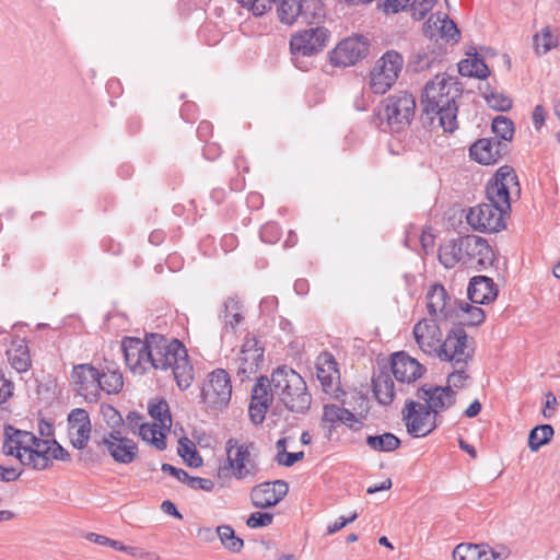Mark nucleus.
<instances>
[{"instance_id": "7", "label": "nucleus", "mask_w": 560, "mask_h": 560, "mask_svg": "<svg viewBox=\"0 0 560 560\" xmlns=\"http://www.w3.org/2000/svg\"><path fill=\"white\" fill-rule=\"evenodd\" d=\"M404 58L396 50L386 51L370 72L369 85L374 94H385L397 81Z\"/></svg>"}, {"instance_id": "24", "label": "nucleus", "mask_w": 560, "mask_h": 560, "mask_svg": "<svg viewBox=\"0 0 560 560\" xmlns=\"http://www.w3.org/2000/svg\"><path fill=\"white\" fill-rule=\"evenodd\" d=\"M425 368L405 352L395 353L390 362V373L399 383L410 384L422 376Z\"/></svg>"}, {"instance_id": "58", "label": "nucleus", "mask_w": 560, "mask_h": 560, "mask_svg": "<svg viewBox=\"0 0 560 560\" xmlns=\"http://www.w3.org/2000/svg\"><path fill=\"white\" fill-rule=\"evenodd\" d=\"M415 20H422L427 12L432 9L433 0H422L418 5L410 4Z\"/></svg>"}, {"instance_id": "34", "label": "nucleus", "mask_w": 560, "mask_h": 560, "mask_svg": "<svg viewBox=\"0 0 560 560\" xmlns=\"http://www.w3.org/2000/svg\"><path fill=\"white\" fill-rule=\"evenodd\" d=\"M323 421L331 425L340 422L350 429H354V424L358 423L357 417L351 411L337 405H326L324 407Z\"/></svg>"}, {"instance_id": "57", "label": "nucleus", "mask_w": 560, "mask_h": 560, "mask_svg": "<svg viewBox=\"0 0 560 560\" xmlns=\"http://www.w3.org/2000/svg\"><path fill=\"white\" fill-rule=\"evenodd\" d=\"M358 518V513L353 512L349 517H339L335 523L328 525L327 527V534L332 535L337 533L338 530L346 527L348 524L354 522Z\"/></svg>"}, {"instance_id": "62", "label": "nucleus", "mask_w": 560, "mask_h": 560, "mask_svg": "<svg viewBox=\"0 0 560 560\" xmlns=\"http://www.w3.org/2000/svg\"><path fill=\"white\" fill-rule=\"evenodd\" d=\"M102 412H103L104 418L106 419V422L112 427H114L122 421L118 411L112 406L103 407Z\"/></svg>"}, {"instance_id": "37", "label": "nucleus", "mask_w": 560, "mask_h": 560, "mask_svg": "<svg viewBox=\"0 0 560 560\" xmlns=\"http://www.w3.org/2000/svg\"><path fill=\"white\" fill-rule=\"evenodd\" d=\"M485 318L486 314L481 307L460 302V312L454 323L464 328V326H478L483 323Z\"/></svg>"}, {"instance_id": "5", "label": "nucleus", "mask_w": 560, "mask_h": 560, "mask_svg": "<svg viewBox=\"0 0 560 560\" xmlns=\"http://www.w3.org/2000/svg\"><path fill=\"white\" fill-rule=\"evenodd\" d=\"M415 112V96L407 91H400L381 102L375 118L380 128L399 132L410 125Z\"/></svg>"}, {"instance_id": "45", "label": "nucleus", "mask_w": 560, "mask_h": 560, "mask_svg": "<svg viewBox=\"0 0 560 560\" xmlns=\"http://www.w3.org/2000/svg\"><path fill=\"white\" fill-rule=\"evenodd\" d=\"M178 454L190 467L197 468L202 465L201 456L197 452L194 443H191L188 439H183L179 441Z\"/></svg>"}, {"instance_id": "29", "label": "nucleus", "mask_w": 560, "mask_h": 560, "mask_svg": "<svg viewBox=\"0 0 560 560\" xmlns=\"http://www.w3.org/2000/svg\"><path fill=\"white\" fill-rule=\"evenodd\" d=\"M464 245V236L457 240H448L439 248V260L447 269L454 268L460 264L466 266V250Z\"/></svg>"}, {"instance_id": "50", "label": "nucleus", "mask_w": 560, "mask_h": 560, "mask_svg": "<svg viewBox=\"0 0 560 560\" xmlns=\"http://www.w3.org/2000/svg\"><path fill=\"white\" fill-rule=\"evenodd\" d=\"M444 13H434L429 16L423 25L424 35L434 38L440 35V25L442 24V18H444Z\"/></svg>"}, {"instance_id": "30", "label": "nucleus", "mask_w": 560, "mask_h": 560, "mask_svg": "<svg viewBox=\"0 0 560 560\" xmlns=\"http://www.w3.org/2000/svg\"><path fill=\"white\" fill-rule=\"evenodd\" d=\"M8 362L18 373H24L32 365L30 348L25 339L15 338L7 350Z\"/></svg>"}, {"instance_id": "49", "label": "nucleus", "mask_w": 560, "mask_h": 560, "mask_svg": "<svg viewBox=\"0 0 560 560\" xmlns=\"http://www.w3.org/2000/svg\"><path fill=\"white\" fill-rule=\"evenodd\" d=\"M488 105L497 110L506 112L512 107V100L502 93L492 92L486 96Z\"/></svg>"}, {"instance_id": "32", "label": "nucleus", "mask_w": 560, "mask_h": 560, "mask_svg": "<svg viewBox=\"0 0 560 560\" xmlns=\"http://www.w3.org/2000/svg\"><path fill=\"white\" fill-rule=\"evenodd\" d=\"M373 392L375 398L381 405L388 406L395 398V384L392 373L386 370H380L373 377Z\"/></svg>"}, {"instance_id": "8", "label": "nucleus", "mask_w": 560, "mask_h": 560, "mask_svg": "<svg viewBox=\"0 0 560 560\" xmlns=\"http://www.w3.org/2000/svg\"><path fill=\"white\" fill-rule=\"evenodd\" d=\"M253 443H240L236 439L226 442L229 469L237 480L253 481L259 471V466L252 455Z\"/></svg>"}, {"instance_id": "63", "label": "nucleus", "mask_w": 560, "mask_h": 560, "mask_svg": "<svg viewBox=\"0 0 560 560\" xmlns=\"http://www.w3.org/2000/svg\"><path fill=\"white\" fill-rule=\"evenodd\" d=\"M143 423L142 415L137 411H130L126 417V424L132 432L139 431Z\"/></svg>"}, {"instance_id": "1", "label": "nucleus", "mask_w": 560, "mask_h": 560, "mask_svg": "<svg viewBox=\"0 0 560 560\" xmlns=\"http://www.w3.org/2000/svg\"><path fill=\"white\" fill-rule=\"evenodd\" d=\"M121 351L129 370L143 374L148 365L154 369H172L180 389H187L194 381V368L185 346L177 339L168 340L162 335L152 334L145 340L126 337Z\"/></svg>"}, {"instance_id": "59", "label": "nucleus", "mask_w": 560, "mask_h": 560, "mask_svg": "<svg viewBox=\"0 0 560 560\" xmlns=\"http://www.w3.org/2000/svg\"><path fill=\"white\" fill-rule=\"evenodd\" d=\"M103 456L102 451L97 453L93 448H88L80 454L79 459L85 465H96L101 463Z\"/></svg>"}, {"instance_id": "51", "label": "nucleus", "mask_w": 560, "mask_h": 560, "mask_svg": "<svg viewBox=\"0 0 560 560\" xmlns=\"http://www.w3.org/2000/svg\"><path fill=\"white\" fill-rule=\"evenodd\" d=\"M415 3L416 0H384L382 4H378V7L382 8L386 14H394L406 10L410 4Z\"/></svg>"}, {"instance_id": "3", "label": "nucleus", "mask_w": 560, "mask_h": 560, "mask_svg": "<svg viewBox=\"0 0 560 560\" xmlns=\"http://www.w3.org/2000/svg\"><path fill=\"white\" fill-rule=\"evenodd\" d=\"M463 89L452 75L436 74L429 81L421 95V108L424 119L430 124L438 117L439 126L445 132H454L457 127V100Z\"/></svg>"}, {"instance_id": "36", "label": "nucleus", "mask_w": 560, "mask_h": 560, "mask_svg": "<svg viewBox=\"0 0 560 560\" xmlns=\"http://www.w3.org/2000/svg\"><path fill=\"white\" fill-rule=\"evenodd\" d=\"M170 430H162L158 423L144 422L140 425L139 435L145 442H149L156 450L163 451L166 448V433Z\"/></svg>"}, {"instance_id": "22", "label": "nucleus", "mask_w": 560, "mask_h": 560, "mask_svg": "<svg viewBox=\"0 0 560 560\" xmlns=\"http://www.w3.org/2000/svg\"><path fill=\"white\" fill-rule=\"evenodd\" d=\"M92 424L85 409L75 408L68 415V434L72 446L85 450L91 439Z\"/></svg>"}, {"instance_id": "25", "label": "nucleus", "mask_w": 560, "mask_h": 560, "mask_svg": "<svg viewBox=\"0 0 560 560\" xmlns=\"http://www.w3.org/2000/svg\"><path fill=\"white\" fill-rule=\"evenodd\" d=\"M30 443H34V434L32 432L16 429L11 424H4L2 444L4 455L15 456L21 462L22 453L26 452Z\"/></svg>"}, {"instance_id": "17", "label": "nucleus", "mask_w": 560, "mask_h": 560, "mask_svg": "<svg viewBox=\"0 0 560 560\" xmlns=\"http://www.w3.org/2000/svg\"><path fill=\"white\" fill-rule=\"evenodd\" d=\"M71 378L75 392L89 402L100 399V371L90 363L74 365Z\"/></svg>"}, {"instance_id": "52", "label": "nucleus", "mask_w": 560, "mask_h": 560, "mask_svg": "<svg viewBox=\"0 0 560 560\" xmlns=\"http://www.w3.org/2000/svg\"><path fill=\"white\" fill-rule=\"evenodd\" d=\"M273 521V514L255 512L249 515L246 525L250 528H259L268 526Z\"/></svg>"}, {"instance_id": "28", "label": "nucleus", "mask_w": 560, "mask_h": 560, "mask_svg": "<svg viewBox=\"0 0 560 560\" xmlns=\"http://www.w3.org/2000/svg\"><path fill=\"white\" fill-rule=\"evenodd\" d=\"M501 142L490 139H480L469 149V155L479 164L491 165L497 163L501 156Z\"/></svg>"}, {"instance_id": "44", "label": "nucleus", "mask_w": 560, "mask_h": 560, "mask_svg": "<svg viewBox=\"0 0 560 560\" xmlns=\"http://www.w3.org/2000/svg\"><path fill=\"white\" fill-rule=\"evenodd\" d=\"M535 50L539 55H545L557 47L558 38L551 33L550 26H546L539 34L534 36Z\"/></svg>"}, {"instance_id": "61", "label": "nucleus", "mask_w": 560, "mask_h": 560, "mask_svg": "<svg viewBox=\"0 0 560 560\" xmlns=\"http://www.w3.org/2000/svg\"><path fill=\"white\" fill-rule=\"evenodd\" d=\"M161 469L163 472H167V474L172 475L173 477H175L178 481H180L183 483H186L188 480L189 475L185 470H183L180 468H176L171 464H163Z\"/></svg>"}, {"instance_id": "35", "label": "nucleus", "mask_w": 560, "mask_h": 560, "mask_svg": "<svg viewBox=\"0 0 560 560\" xmlns=\"http://www.w3.org/2000/svg\"><path fill=\"white\" fill-rule=\"evenodd\" d=\"M100 393L118 394L124 387V377L117 368L107 366L100 372Z\"/></svg>"}, {"instance_id": "41", "label": "nucleus", "mask_w": 560, "mask_h": 560, "mask_svg": "<svg viewBox=\"0 0 560 560\" xmlns=\"http://www.w3.org/2000/svg\"><path fill=\"white\" fill-rule=\"evenodd\" d=\"M217 535L222 546L233 552L238 553L244 547V540L235 535L234 529L230 525H221L217 527Z\"/></svg>"}, {"instance_id": "46", "label": "nucleus", "mask_w": 560, "mask_h": 560, "mask_svg": "<svg viewBox=\"0 0 560 560\" xmlns=\"http://www.w3.org/2000/svg\"><path fill=\"white\" fill-rule=\"evenodd\" d=\"M492 131L502 140H511L514 133L513 121L505 116H498L492 120Z\"/></svg>"}, {"instance_id": "23", "label": "nucleus", "mask_w": 560, "mask_h": 560, "mask_svg": "<svg viewBox=\"0 0 560 560\" xmlns=\"http://www.w3.org/2000/svg\"><path fill=\"white\" fill-rule=\"evenodd\" d=\"M466 250V266L487 268L494 261V254L487 240L477 235L464 236V245Z\"/></svg>"}, {"instance_id": "10", "label": "nucleus", "mask_w": 560, "mask_h": 560, "mask_svg": "<svg viewBox=\"0 0 560 560\" xmlns=\"http://www.w3.org/2000/svg\"><path fill=\"white\" fill-rule=\"evenodd\" d=\"M94 443L103 455L110 456L117 464L129 465L139 455L138 444L132 439L124 436L120 430L113 429L101 439H95Z\"/></svg>"}, {"instance_id": "42", "label": "nucleus", "mask_w": 560, "mask_h": 560, "mask_svg": "<svg viewBox=\"0 0 560 560\" xmlns=\"http://www.w3.org/2000/svg\"><path fill=\"white\" fill-rule=\"evenodd\" d=\"M149 415L160 424L162 430H171L172 417L166 400L162 399L149 405Z\"/></svg>"}, {"instance_id": "31", "label": "nucleus", "mask_w": 560, "mask_h": 560, "mask_svg": "<svg viewBox=\"0 0 560 560\" xmlns=\"http://www.w3.org/2000/svg\"><path fill=\"white\" fill-rule=\"evenodd\" d=\"M468 296L474 304L493 301L497 296L493 281L485 276L472 278L468 287Z\"/></svg>"}, {"instance_id": "26", "label": "nucleus", "mask_w": 560, "mask_h": 560, "mask_svg": "<svg viewBox=\"0 0 560 560\" xmlns=\"http://www.w3.org/2000/svg\"><path fill=\"white\" fill-rule=\"evenodd\" d=\"M337 361L330 352H322L316 359V375L323 390L332 394L338 388L340 378Z\"/></svg>"}, {"instance_id": "6", "label": "nucleus", "mask_w": 560, "mask_h": 560, "mask_svg": "<svg viewBox=\"0 0 560 560\" xmlns=\"http://www.w3.org/2000/svg\"><path fill=\"white\" fill-rule=\"evenodd\" d=\"M329 38V31L323 26L311 27L292 35L290 49L294 66L308 70V63L300 61L301 57H311L323 50Z\"/></svg>"}, {"instance_id": "19", "label": "nucleus", "mask_w": 560, "mask_h": 560, "mask_svg": "<svg viewBox=\"0 0 560 560\" xmlns=\"http://www.w3.org/2000/svg\"><path fill=\"white\" fill-rule=\"evenodd\" d=\"M273 385L271 378L260 376L252 388V399L249 404V418L253 423L260 424L265 420L266 413L272 404Z\"/></svg>"}, {"instance_id": "38", "label": "nucleus", "mask_w": 560, "mask_h": 560, "mask_svg": "<svg viewBox=\"0 0 560 560\" xmlns=\"http://www.w3.org/2000/svg\"><path fill=\"white\" fill-rule=\"evenodd\" d=\"M458 72L463 77H475L478 79H486L490 74L485 60L478 55H475L471 59L462 60L458 63Z\"/></svg>"}, {"instance_id": "2", "label": "nucleus", "mask_w": 560, "mask_h": 560, "mask_svg": "<svg viewBox=\"0 0 560 560\" xmlns=\"http://www.w3.org/2000/svg\"><path fill=\"white\" fill-rule=\"evenodd\" d=\"M438 320L422 318L417 322L412 335L419 349L429 357L441 361H454L465 363L472 359L474 345L469 340L466 330L459 326H453L443 339L442 329Z\"/></svg>"}, {"instance_id": "40", "label": "nucleus", "mask_w": 560, "mask_h": 560, "mask_svg": "<svg viewBox=\"0 0 560 560\" xmlns=\"http://www.w3.org/2000/svg\"><path fill=\"white\" fill-rule=\"evenodd\" d=\"M555 434L550 424H539L530 430L528 435V447L532 452H537L541 446L548 444Z\"/></svg>"}, {"instance_id": "14", "label": "nucleus", "mask_w": 560, "mask_h": 560, "mask_svg": "<svg viewBox=\"0 0 560 560\" xmlns=\"http://www.w3.org/2000/svg\"><path fill=\"white\" fill-rule=\"evenodd\" d=\"M505 214L492 203L482 202L469 208L466 221L474 231L481 233L500 232L505 228Z\"/></svg>"}, {"instance_id": "33", "label": "nucleus", "mask_w": 560, "mask_h": 560, "mask_svg": "<svg viewBox=\"0 0 560 560\" xmlns=\"http://www.w3.org/2000/svg\"><path fill=\"white\" fill-rule=\"evenodd\" d=\"M454 560H493L495 553L487 545L459 544L453 550Z\"/></svg>"}, {"instance_id": "55", "label": "nucleus", "mask_w": 560, "mask_h": 560, "mask_svg": "<svg viewBox=\"0 0 560 560\" xmlns=\"http://www.w3.org/2000/svg\"><path fill=\"white\" fill-rule=\"evenodd\" d=\"M14 385L11 380L7 378L4 373L0 371V404L5 402L12 395Z\"/></svg>"}, {"instance_id": "47", "label": "nucleus", "mask_w": 560, "mask_h": 560, "mask_svg": "<svg viewBox=\"0 0 560 560\" xmlns=\"http://www.w3.org/2000/svg\"><path fill=\"white\" fill-rule=\"evenodd\" d=\"M471 359L465 360V363H456L454 361H448L454 366L455 371L448 374L447 376V386L452 388H462L464 386L465 381L468 378V375L465 373V368Z\"/></svg>"}, {"instance_id": "53", "label": "nucleus", "mask_w": 560, "mask_h": 560, "mask_svg": "<svg viewBox=\"0 0 560 560\" xmlns=\"http://www.w3.org/2000/svg\"><path fill=\"white\" fill-rule=\"evenodd\" d=\"M243 8L253 12L254 15H262L270 9V1L260 0H236Z\"/></svg>"}, {"instance_id": "16", "label": "nucleus", "mask_w": 560, "mask_h": 560, "mask_svg": "<svg viewBox=\"0 0 560 560\" xmlns=\"http://www.w3.org/2000/svg\"><path fill=\"white\" fill-rule=\"evenodd\" d=\"M231 395L232 384L229 373L223 369L214 370L209 375L208 384L202 388L203 401L218 409L228 406Z\"/></svg>"}, {"instance_id": "27", "label": "nucleus", "mask_w": 560, "mask_h": 560, "mask_svg": "<svg viewBox=\"0 0 560 560\" xmlns=\"http://www.w3.org/2000/svg\"><path fill=\"white\" fill-rule=\"evenodd\" d=\"M52 440L38 439L34 435V443L28 444L25 453H22L21 464L33 469L43 470L50 465V444Z\"/></svg>"}, {"instance_id": "54", "label": "nucleus", "mask_w": 560, "mask_h": 560, "mask_svg": "<svg viewBox=\"0 0 560 560\" xmlns=\"http://www.w3.org/2000/svg\"><path fill=\"white\" fill-rule=\"evenodd\" d=\"M280 236L279 228L275 223H268L260 230V238L265 243H275Z\"/></svg>"}, {"instance_id": "43", "label": "nucleus", "mask_w": 560, "mask_h": 560, "mask_svg": "<svg viewBox=\"0 0 560 560\" xmlns=\"http://www.w3.org/2000/svg\"><path fill=\"white\" fill-rule=\"evenodd\" d=\"M222 318L225 327H231L232 329L243 320L242 305L236 299L229 298L224 302Z\"/></svg>"}, {"instance_id": "56", "label": "nucleus", "mask_w": 560, "mask_h": 560, "mask_svg": "<svg viewBox=\"0 0 560 560\" xmlns=\"http://www.w3.org/2000/svg\"><path fill=\"white\" fill-rule=\"evenodd\" d=\"M186 485L195 490L201 489L205 491H211L214 488V482L211 479L191 476L188 477Z\"/></svg>"}, {"instance_id": "48", "label": "nucleus", "mask_w": 560, "mask_h": 560, "mask_svg": "<svg viewBox=\"0 0 560 560\" xmlns=\"http://www.w3.org/2000/svg\"><path fill=\"white\" fill-rule=\"evenodd\" d=\"M439 32V37L445 39L446 42H458L460 37V33L457 28V25L446 14L444 15V18H442V24L440 25Z\"/></svg>"}, {"instance_id": "11", "label": "nucleus", "mask_w": 560, "mask_h": 560, "mask_svg": "<svg viewBox=\"0 0 560 560\" xmlns=\"http://www.w3.org/2000/svg\"><path fill=\"white\" fill-rule=\"evenodd\" d=\"M277 7L280 21L284 24H293L298 18L313 24L324 18L325 12L320 0H269Z\"/></svg>"}, {"instance_id": "64", "label": "nucleus", "mask_w": 560, "mask_h": 560, "mask_svg": "<svg viewBox=\"0 0 560 560\" xmlns=\"http://www.w3.org/2000/svg\"><path fill=\"white\" fill-rule=\"evenodd\" d=\"M304 458V452H295V453H289L285 452L284 457H278L277 462L279 465L291 467L296 462Z\"/></svg>"}, {"instance_id": "4", "label": "nucleus", "mask_w": 560, "mask_h": 560, "mask_svg": "<svg viewBox=\"0 0 560 560\" xmlns=\"http://www.w3.org/2000/svg\"><path fill=\"white\" fill-rule=\"evenodd\" d=\"M273 394L290 411L305 413L312 404L306 382L293 369L285 365L277 368L271 374Z\"/></svg>"}, {"instance_id": "12", "label": "nucleus", "mask_w": 560, "mask_h": 560, "mask_svg": "<svg viewBox=\"0 0 560 560\" xmlns=\"http://www.w3.org/2000/svg\"><path fill=\"white\" fill-rule=\"evenodd\" d=\"M515 188L520 191L517 176L513 167L509 165L501 166L492 182L487 185V199L488 203L494 205L502 210L503 214H508L511 210V189Z\"/></svg>"}, {"instance_id": "9", "label": "nucleus", "mask_w": 560, "mask_h": 560, "mask_svg": "<svg viewBox=\"0 0 560 560\" xmlns=\"http://www.w3.org/2000/svg\"><path fill=\"white\" fill-rule=\"evenodd\" d=\"M425 310L428 318L439 323L455 322L460 312V302L441 283L430 285L425 293Z\"/></svg>"}, {"instance_id": "20", "label": "nucleus", "mask_w": 560, "mask_h": 560, "mask_svg": "<svg viewBox=\"0 0 560 560\" xmlns=\"http://www.w3.org/2000/svg\"><path fill=\"white\" fill-rule=\"evenodd\" d=\"M369 51V44L362 36H352L341 40L330 54L335 66L349 67L363 59Z\"/></svg>"}, {"instance_id": "60", "label": "nucleus", "mask_w": 560, "mask_h": 560, "mask_svg": "<svg viewBox=\"0 0 560 560\" xmlns=\"http://www.w3.org/2000/svg\"><path fill=\"white\" fill-rule=\"evenodd\" d=\"M50 462L52 459L68 462L70 460V454L67 450H65L61 445H59L55 440H52L50 444Z\"/></svg>"}, {"instance_id": "13", "label": "nucleus", "mask_w": 560, "mask_h": 560, "mask_svg": "<svg viewBox=\"0 0 560 560\" xmlns=\"http://www.w3.org/2000/svg\"><path fill=\"white\" fill-rule=\"evenodd\" d=\"M402 420L407 432L413 438L427 436L441 423L424 404L415 400L406 401Z\"/></svg>"}, {"instance_id": "21", "label": "nucleus", "mask_w": 560, "mask_h": 560, "mask_svg": "<svg viewBox=\"0 0 560 560\" xmlns=\"http://www.w3.org/2000/svg\"><path fill=\"white\" fill-rule=\"evenodd\" d=\"M288 483L283 480L267 481L255 486L250 491V501L257 509L277 505L288 493Z\"/></svg>"}, {"instance_id": "39", "label": "nucleus", "mask_w": 560, "mask_h": 560, "mask_svg": "<svg viewBox=\"0 0 560 560\" xmlns=\"http://www.w3.org/2000/svg\"><path fill=\"white\" fill-rule=\"evenodd\" d=\"M366 444L375 452H393L400 446V440L393 433L369 435Z\"/></svg>"}, {"instance_id": "15", "label": "nucleus", "mask_w": 560, "mask_h": 560, "mask_svg": "<svg viewBox=\"0 0 560 560\" xmlns=\"http://www.w3.org/2000/svg\"><path fill=\"white\" fill-rule=\"evenodd\" d=\"M265 349L256 336L247 334L235 359L236 374L242 382L256 374L264 362Z\"/></svg>"}, {"instance_id": "18", "label": "nucleus", "mask_w": 560, "mask_h": 560, "mask_svg": "<svg viewBox=\"0 0 560 560\" xmlns=\"http://www.w3.org/2000/svg\"><path fill=\"white\" fill-rule=\"evenodd\" d=\"M456 396L451 386L423 385L417 390V397L424 401L427 408L440 420L441 413L455 405Z\"/></svg>"}]
</instances>
